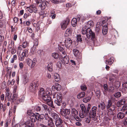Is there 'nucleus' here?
Wrapping results in <instances>:
<instances>
[{"mask_svg": "<svg viewBox=\"0 0 127 127\" xmlns=\"http://www.w3.org/2000/svg\"><path fill=\"white\" fill-rule=\"evenodd\" d=\"M89 116L91 118H94L96 115V113L90 111L89 113Z\"/></svg>", "mask_w": 127, "mask_h": 127, "instance_id": "37", "label": "nucleus"}, {"mask_svg": "<svg viewBox=\"0 0 127 127\" xmlns=\"http://www.w3.org/2000/svg\"><path fill=\"white\" fill-rule=\"evenodd\" d=\"M102 21H101V23H100V22H97L96 26V28L99 29V28H100L101 25L102 24Z\"/></svg>", "mask_w": 127, "mask_h": 127, "instance_id": "62", "label": "nucleus"}, {"mask_svg": "<svg viewBox=\"0 0 127 127\" xmlns=\"http://www.w3.org/2000/svg\"><path fill=\"white\" fill-rule=\"evenodd\" d=\"M125 116V114L124 113L122 112H120L117 115V117L118 118L122 119Z\"/></svg>", "mask_w": 127, "mask_h": 127, "instance_id": "31", "label": "nucleus"}, {"mask_svg": "<svg viewBox=\"0 0 127 127\" xmlns=\"http://www.w3.org/2000/svg\"><path fill=\"white\" fill-rule=\"evenodd\" d=\"M28 51L27 50H25L22 53V55H23L26 57L28 55Z\"/></svg>", "mask_w": 127, "mask_h": 127, "instance_id": "51", "label": "nucleus"}, {"mask_svg": "<svg viewBox=\"0 0 127 127\" xmlns=\"http://www.w3.org/2000/svg\"><path fill=\"white\" fill-rule=\"evenodd\" d=\"M32 115L30 117V119L32 122H34L37 120H38V118L37 117L36 113L35 114H32Z\"/></svg>", "mask_w": 127, "mask_h": 127, "instance_id": "16", "label": "nucleus"}, {"mask_svg": "<svg viewBox=\"0 0 127 127\" xmlns=\"http://www.w3.org/2000/svg\"><path fill=\"white\" fill-rule=\"evenodd\" d=\"M72 29L71 28H68L66 30L65 35L66 36H68L71 35L72 33Z\"/></svg>", "mask_w": 127, "mask_h": 127, "instance_id": "19", "label": "nucleus"}, {"mask_svg": "<svg viewBox=\"0 0 127 127\" xmlns=\"http://www.w3.org/2000/svg\"><path fill=\"white\" fill-rule=\"evenodd\" d=\"M62 95L61 93H58L57 95V99L60 100H62Z\"/></svg>", "mask_w": 127, "mask_h": 127, "instance_id": "41", "label": "nucleus"}, {"mask_svg": "<svg viewBox=\"0 0 127 127\" xmlns=\"http://www.w3.org/2000/svg\"><path fill=\"white\" fill-rule=\"evenodd\" d=\"M114 58L113 57L110 58L108 61H106L105 63L107 64L110 65L112 64L114 62Z\"/></svg>", "mask_w": 127, "mask_h": 127, "instance_id": "29", "label": "nucleus"}, {"mask_svg": "<svg viewBox=\"0 0 127 127\" xmlns=\"http://www.w3.org/2000/svg\"><path fill=\"white\" fill-rule=\"evenodd\" d=\"M71 113L73 116H75L77 115L78 114V111L74 108L72 109Z\"/></svg>", "mask_w": 127, "mask_h": 127, "instance_id": "39", "label": "nucleus"}, {"mask_svg": "<svg viewBox=\"0 0 127 127\" xmlns=\"http://www.w3.org/2000/svg\"><path fill=\"white\" fill-rule=\"evenodd\" d=\"M114 96L116 97H118L120 96L121 95V93L120 92H118L116 93L114 95Z\"/></svg>", "mask_w": 127, "mask_h": 127, "instance_id": "63", "label": "nucleus"}, {"mask_svg": "<svg viewBox=\"0 0 127 127\" xmlns=\"http://www.w3.org/2000/svg\"><path fill=\"white\" fill-rule=\"evenodd\" d=\"M94 25V23L92 21H89L88 22L85 26L87 29H90L91 27L93 26Z\"/></svg>", "mask_w": 127, "mask_h": 127, "instance_id": "24", "label": "nucleus"}, {"mask_svg": "<svg viewBox=\"0 0 127 127\" xmlns=\"http://www.w3.org/2000/svg\"><path fill=\"white\" fill-rule=\"evenodd\" d=\"M66 113L64 109L60 111V114L61 115L64 116H66Z\"/></svg>", "mask_w": 127, "mask_h": 127, "instance_id": "54", "label": "nucleus"}, {"mask_svg": "<svg viewBox=\"0 0 127 127\" xmlns=\"http://www.w3.org/2000/svg\"><path fill=\"white\" fill-rule=\"evenodd\" d=\"M34 109L37 111H39L41 110V108L40 107L36 106L34 107Z\"/></svg>", "mask_w": 127, "mask_h": 127, "instance_id": "60", "label": "nucleus"}, {"mask_svg": "<svg viewBox=\"0 0 127 127\" xmlns=\"http://www.w3.org/2000/svg\"><path fill=\"white\" fill-rule=\"evenodd\" d=\"M52 88H54L57 91H59L61 89V86L58 83H56L55 85H53L52 87Z\"/></svg>", "mask_w": 127, "mask_h": 127, "instance_id": "23", "label": "nucleus"}, {"mask_svg": "<svg viewBox=\"0 0 127 127\" xmlns=\"http://www.w3.org/2000/svg\"><path fill=\"white\" fill-rule=\"evenodd\" d=\"M51 116L53 118L55 119V121L59 119V115L58 114L56 113H53L51 114Z\"/></svg>", "mask_w": 127, "mask_h": 127, "instance_id": "27", "label": "nucleus"}, {"mask_svg": "<svg viewBox=\"0 0 127 127\" xmlns=\"http://www.w3.org/2000/svg\"><path fill=\"white\" fill-rule=\"evenodd\" d=\"M40 104L42 108H43L45 111H47L48 112H50L49 109L46 105L42 103H41Z\"/></svg>", "mask_w": 127, "mask_h": 127, "instance_id": "26", "label": "nucleus"}, {"mask_svg": "<svg viewBox=\"0 0 127 127\" xmlns=\"http://www.w3.org/2000/svg\"><path fill=\"white\" fill-rule=\"evenodd\" d=\"M36 47L33 46L31 49V53L32 54H34L36 53Z\"/></svg>", "mask_w": 127, "mask_h": 127, "instance_id": "35", "label": "nucleus"}, {"mask_svg": "<svg viewBox=\"0 0 127 127\" xmlns=\"http://www.w3.org/2000/svg\"><path fill=\"white\" fill-rule=\"evenodd\" d=\"M36 62V59L35 58H34L32 60L31 59L28 58L26 61L27 64L31 68H33L34 67Z\"/></svg>", "mask_w": 127, "mask_h": 127, "instance_id": "6", "label": "nucleus"}, {"mask_svg": "<svg viewBox=\"0 0 127 127\" xmlns=\"http://www.w3.org/2000/svg\"><path fill=\"white\" fill-rule=\"evenodd\" d=\"M63 121L61 118L55 121V124L57 127H62Z\"/></svg>", "mask_w": 127, "mask_h": 127, "instance_id": "13", "label": "nucleus"}, {"mask_svg": "<svg viewBox=\"0 0 127 127\" xmlns=\"http://www.w3.org/2000/svg\"><path fill=\"white\" fill-rule=\"evenodd\" d=\"M31 125V123L29 121H27L23 124L20 125V127H28Z\"/></svg>", "mask_w": 127, "mask_h": 127, "instance_id": "25", "label": "nucleus"}, {"mask_svg": "<svg viewBox=\"0 0 127 127\" xmlns=\"http://www.w3.org/2000/svg\"><path fill=\"white\" fill-rule=\"evenodd\" d=\"M103 88L104 90L103 91V94L105 95H106L107 91H108V89L107 84H105L104 85Z\"/></svg>", "mask_w": 127, "mask_h": 127, "instance_id": "28", "label": "nucleus"}, {"mask_svg": "<svg viewBox=\"0 0 127 127\" xmlns=\"http://www.w3.org/2000/svg\"><path fill=\"white\" fill-rule=\"evenodd\" d=\"M91 99V97L90 96H88L84 98L83 99V101L84 102L86 103L87 102L89 101Z\"/></svg>", "mask_w": 127, "mask_h": 127, "instance_id": "46", "label": "nucleus"}, {"mask_svg": "<svg viewBox=\"0 0 127 127\" xmlns=\"http://www.w3.org/2000/svg\"><path fill=\"white\" fill-rule=\"evenodd\" d=\"M38 54L40 56H43L44 54V52L42 50H40L37 51Z\"/></svg>", "mask_w": 127, "mask_h": 127, "instance_id": "52", "label": "nucleus"}, {"mask_svg": "<svg viewBox=\"0 0 127 127\" xmlns=\"http://www.w3.org/2000/svg\"><path fill=\"white\" fill-rule=\"evenodd\" d=\"M39 84L38 82L37 81H34L32 82L30 84L29 87L30 90L32 92L34 91L37 89Z\"/></svg>", "mask_w": 127, "mask_h": 127, "instance_id": "5", "label": "nucleus"}, {"mask_svg": "<svg viewBox=\"0 0 127 127\" xmlns=\"http://www.w3.org/2000/svg\"><path fill=\"white\" fill-rule=\"evenodd\" d=\"M9 51H11V53L12 54H13L15 53L16 52V50L15 49V48L14 47H13L12 49H11V50H9Z\"/></svg>", "mask_w": 127, "mask_h": 127, "instance_id": "64", "label": "nucleus"}, {"mask_svg": "<svg viewBox=\"0 0 127 127\" xmlns=\"http://www.w3.org/2000/svg\"><path fill=\"white\" fill-rule=\"evenodd\" d=\"M53 77L56 81L58 82L60 80L59 75L57 73H54L53 74Z\"/></svg>", "mask_w": 127, "mask_h": 127, "instance_id": "20", "label": "nucleus"}, {"mask_svg": "<svg viewBox=\"0 0 127 127\" xmlns=\"http://www.w3.org/2000/svg\"><path fill=\"white\" fill-rule=\"evenodd\" d=\"M23 46L21 45L19 46L18 47V50L17 51V53L19 56L20 54L21 51L22 49Z\"/></svg>", "mask_w": 127, "mask_h": 127, "instance_id": "43", "label": "nucleus"}, {"mask_svg": "<svg viewBox=\"0 0 127 127\" xmlns=\"http://www.w3.org/2000/svg\"><path fill=\"white\" fill-rule=\"evenodd\" d=\"M18 97V95L16 94H14L12 96L11 102H13L17 99Z\"/></svg>", "mask_w": 127, "mask_h": 127, "instance_id": "30", "label": "nucleus"}, {"mask_svg": "<svg viewBox=\"0 0 127 127\" xmlns=\"http://www.w3.org/2000/svg\"><path fill=\"white\" fill-rule=\"evenodd\" d=\"M63 64H68L69 59L68 57L62 58L61 60Z\"/></svg>", "mask_w": 127, "mask_h": 127, "instance_id": "21", "label": "nucleus"}, {"mask_svg": "<svg viewBox=\"0 0 127 127\" xmlns=\"http://www.w3.org/2000/svg\"><path fill=\"white\" fill-rule=\"evenodd\" d=\"M87 32V28L85 26L83 27L82 31V34H86Z\"/></svg>", "mask_w": 127, "mask_h": 127, "instance_id": "38", "label": "nucleus"}, {"mask_svg": "<svg viewBox=\"0 0 127 127\" xmlns=\"http://www.w3.org/2000/svg\"><path fill=\"white\" fill-rule=\"evenodd\" d=\"M100 90H98L96 91L95 92L96 95V96L99 97L100 96Z\"/></svg>", "mask_w": 127, "mask_h": 127, "instance_id": "61", "label": "nucleus"}, {"mask_svg": "<svg viewBox=\"0 0 127 127\" xmlns=\"http://www.w3.org/2000/svg\"><path fill=\"white\" fill-rule=\"evenodd\" d=\"M27 10L30 13H32L33 12L35 13H38V10L36 5L34 4H32L29 7H27Z\"/></svg>", "mask_w": 127, "mask_h": 127, "instance_id": "7", "label": "nucleus"}, {"mask_svg": "<svg viewBox=\"0 0 127 127\" xmlns=\"http://www.w3.org/2000/svg\"><path fill=\"white\" fill-rule=\"evenodd\" d=\"M25 57L23 55H22V54L21 56L19 57V60L21 61H23L24 60Z\"/></svg>", "mask_w": 127, "mask_h": 127, "instance_id": "59", "label": "nucleus"}, {"mask_svg": "<svg viewBox=\"0 0 127 127\" xmlns=\"http://www.w3.org/2000/svg\"><path fill=\"white\" fill-rule=\"evenodd\" d=\"M101 25L103 27L102 32L103 35H105L107 32L108 27L107 23L104 20L102 21Z\"/></svg>", "mask_w": 127, "mask_h": 127, "instance_id": "9", "label": "nucleus"}, {"mask_svg": "<svg viewBox=\"0 0 127 127\" xmlns=\"http://www.w3.org/2000/svg\"><path fill=\"white\" fill-rule=\"evenodd\" d=\"M80 17H78L76 18H73L71 21L72 26L73 27H75L76 26L77 22L80 20Z\"/></svg>", "mask_w": 127, "mask_h": 127, "instance_id": "12", "label": "nucleus"}, {"mask_svg": "<svg viewBox=\"0 0 127 127\" xmlns=\"http://www.w3.org/2000/svg\"><path fill=\"white\" fill-rule=\"evenodd\" d=\"M54 102L58 106H60L61 105V103H62V100L56 99L55 100Z\"/></svg>", "mask_w": 127, "mask_h": 127, "instance_id": "40", "label": "nucleus"}, {"mask_svg": "<svg viewBox=\"0 0 127 127\" xmlns=\"http://www.w3.org/2000/svg\"><path fill=\"white\" fill-rule=\"evenodd\" d=\"M38 94L40 96L42 97V99L44 100V97L47 98V96L49 97L47 95H46L45 93L44 89L43 88H41L39 91Z\"/></svg>", "mask_w": 127, "mask_h": 127, "instance_id": "11", "label": "nucleus"}, {"mask_svg": "<svg viewBox=\"0 0 127 127\" xmlns=\"http://www.w3.org/2000/svg\"><path fill=\"white\" fill-rule=\"evenodd\" d=\"M47 98L44 97V100L46 103L51 107L55 108V107L53 104V101L51 100V98L49 96V97L47 96Z\"/></svg>", "mask_w": 127, "mask_h": 127, "instance_id": "8", "label": "nucleus"}, {"mask_svg": "<svg viewBox=\"0 0 127 127\" xmlns=\"http://www.w3.org/2000/svg\"><path fill=\"white\" fill-rule=\"evenodd\" d=\"M12 96L10 93H6L5 101L7 99L8 101H11Z\"/></svg>", "mask_w": 127, "mask_h": 127, "instance_id": "22", "label": "nucleus"}, {"mask_svg": "<svg viewBox=\"0 0 127 127\" xmlns=\"http://www.w3.org/2000/svg\"><path fill=\"white\" fill-rule=\"evenodd\" d=\"M85 95V93L84 92L80 93L77 95V97L78 99H80L84 97Z\"/></svg>", "mask_w": 127, "mask_h": 127, "instance_id": "32", "label": "nucleus"}, {"mask_svg": "<svg viewBox=\"0 0 127 127\" xmlns=\"http://www.w3.org/2000/svg\"><path fill=\"white\" fill-rule=\"evenodd\" d=\"M77 41H82L81 35L80 34L77 35L76 36Z\"/></svg>", "mask_w": 127, "mask_h": 127, "instance_id": "50", "label": "nucleus"}, {"mask_svg": "<svg viewBox=\"0 0 127 127\" xmlns=\"http://www.w3.org/2000/svg\"><path fill=\"white\" fill-rule=\"evenodd\" d=\"M106 107L109 112H110V114L111 115H113V112L115 110V106L114 104L112 105L111 100H109L108 104L106 106Z\"/></svg>", "mask_w": 127, "mask_h": 127, "instance_id": "4", "label": "nucleus"}, {"mask_svg": "<svg viewBox=\"0 0 127 127\" xmlns=\"http://www.w3.org/2000/svg\"><path fill=\"white\" fill-rule=\"evenodd\" d=\"M52 56L54 59H57L59 57V55L57 53L54 52L52 54Z\"/></svg>", "mask_w": 127, "mask_h": 127, "instance_id": "36", "label": "nucleus"}, {"mask_svg": "<svg viewBox=\"0 0 127 127\" xmlns=\"http://www.w3.org/2000/svg\"><path fill=\"white\" fill-rule=\"evenodd\" d=\"M34 45L33 46L36 47L38 45V41L37 39H35L34 40L33 42Z\"/></svg>", "mask_w": 127, "mask_h": 127, "instance_id": "55", "label": "nucleus"}, {"mask_svg": "<svg viewBox=\"0 0 127 127\" xmlns=\"http://www.w3.org/2000/svg\"><path fill=\"white\" fill-rule=\"evenodd\" d=\"M28 44L29 43L28 42H24L23 43L22 46L23 48H25L28 46Z\"/></svg>", "mask_w": 127, "mask_h": 127, "instance_id": "53", "label": "nucleus"}, {"mask_svg": "<svg viewBox=\"0 0 127 127\" xmlns=\"http://www.w3.org/2000/svg\"><path fill=\"white\" fill-rule=\"evenodd\" d=\"M119 101L120 102L121 104L123 105L126 103L127 102V98H123L120 100Z\"/></svg>", "mask_w": 127, "mask_h": 127, "instance_id": "34", "label": "nucleus"}, {"mask_svg": "<svg viewBox=\"0 0 127 127\" xmlns=\"http://www.w3.org/2000/svg\"><path fill=\"white\" fill-rule=\"evenodd\" d=\"M60 54L61 56L62 57V58L66 57V52L64 50L61 52V53H60Z\"/></svg>", "mask_w": 127, "mask_h": 127, "instance_id": "44", "label": "nucleus"}, {"mask_svg": "<svg viewBox=\"0 0 127 127\" xmlns=\"http://www.w3.org/2000/svg\"><path fill=\"white\" fill-rule=\"evenodd\" d=\"M86 118L87 117L86 119V123H90L91 121L90 120V118H91V117H90L88 115L87 117H86Z\"/></svg>", "mask_w": 127, "mask_h": 127, "instance_id": "57", "label": "nucleus"}, {"mask_svg": "<svg viewBox=\"0 0 127 127\" xmlns=\"http://www.w3.org/2000/svg\"><path fill=\"white\" fill-rule=\"evenodd\" d=\"M41 4L39 5V7H40L42 10L44 9L46 6H48L49 4V3L46 1H43Z\"/></svg>", "mask_w": 127, "mask_h": 127, "instance_id": "14", "label": "nucleus"}, {"mask_svg": "<svg viewBox=\"0 0 127 127\" xmlns=\"http://www.w3.org/2000/svg\"><path fill=\"white\" fill-rule=\"evenodd\" d=\"M29 74L28 73L25 72L24 75L23 82L25 84L28 82L29 79Z\"/></svg>", "mask_w": 127, "mask_h": 127, "instance_id": "18", "label": "nucleus"}, {"mask_svg": "<svg viewBox=\"0 0 127 127\" xmlns=\"http://www.w3.org/2000/svg\"><path fill=\"white\" fill-rule=\"evenodd\" d=\"M73 51L75 56L76 57H78L79 54L78 50L76 49H74L73 50Z\"/></svg>", "mask_w": 127, "mask_h": 127, "instance_id": "42", "label": "nucleus"}, {"mask_svg": "<svg viewBox=\"0 0 127 127\" xmlns=\"http://www.w3.org/2000/svg\"><path fill=\"white\" fill-rule=\"evenodd\" d=\"M65 45L67 47H68L71 45L72 43V41L71 39L69 38H67L65 40Z\"/></svg>", "mask_w": 127, "mask_h": 127, "instance_id": "15", "label": "nucleus"}, {"mask_svg": "<svg viewBox=\"0 0 127 127\" xmlns=\"http://www.w3.org/2000/svg\"><path fill=\"white\" fill-rule=\"evenodd\" d=\"M36 115L37 117L38 118V120L39 121L41 119H43L44 118H45V117H47V116H48V114H46L45 115L43 114H41L40 115L38 113H36Z\"/></svg>", "mask_w": 127, "mask_h": 127, "instance_id": "17", "label": "nucleus"}, {"mask_svg": "<svg viewBox=\"0 0 127 127\" xmlns=\"http://www.w3.org/2000/svg\"><path fill=\"white\" fill-rule=\"evenodd\" d=\"M14 44L13 43H12V42L10 44H9L8 46V49L9 50H10L11 49H12L13 47H14Z\"/></svg>", "mask_w": 127, "mask_h": 127, "instance_id": "45", "label": "nucleus"}, {"mask_svg": "<svg viewBox=\"0 0 127 127\" xmlns=\"http://www.w3.org/2000/svg\"><path fill=\"white\" fill-rule=\"evenodd\" d=\"M114 90V87L112 85L109 87L108 91L110 92H112Z\"/></svg>", "mask_w": 127, "mask_h": 127, "instance_id": "58", "label": "nucleus"}, {"mask_svg": "<svg viewBox=\"0 0 127 127\" xmlns=\"http://www.w3.org/2000/svg\"><path fill=\"white\" fill-rule=\"evenodd\" d=\"M47 69L50 71H51L52 70V67L51 64L48 65L47 66Z\"/></svg>", "mask_w": 127, "mask_h": 127, "instance_id": "56", "label": "nucleus"}, {"mask_svg": "<svg viewBox=\"0 0 127 127\" xmlns=\"http://www.w3.org/2000/svg\"><path fill=\"white\" fill-rule=\"evenodd\" d=\"M47 116L45 118L46 121H43V124H39V126L41 127H53L54 124L53 122L52 119Z\"/></svg>", "mask_w": 127, "mask_h": 127, "instance_id": "1", "label": "nucleus"}, {"mask_svg": "<svg viewBox=\"0 0 127 127\" xmlns=\"http://www.w3.org/2000/svg\"><path fill=\"white\" fill-rule=\"evenodd\" d=\"M80 107L81 110L79 114V116L81 118H84L87 117L88 115V111H86V109L84 105L81 104L80 105Z\"/></svg>", "mask_w": 127, "mask_h": 127, "instance_id": "2", "label": "nucleus"}, {"mask_svg": "<svg viewBox=\"0 0 127 127\" xmlns=\"http://www.w3.org/2000/svg\"><path fill=\"white\" fill-rule=\"evenodd\" d=\"M70 22V20L68 19H67L65 21H63L61 22V28L62 29L64 30L65 29Z\"/></svg>", "mask_w": 127, "mask_h": 127, "instance_id": "10", "label": "nucleus"}, {"mask_svg": "<svg viewBox=\"0 0 127 127\" xmlns=\"http://www.w3.org/2000/svg\"><path fill=\"white\" fill-rule=\"evenodd\" d=\"M115 80V76H110L109 78V81H110V82L112 84L114 80Z\"/></svg>", "mask_w": 127, "mask_h": 127, "instance_id": "47", "label": "nucleus"}, {"mask_svg": "<svg viewBox=\"0 0 127 127\" xmlns=\"http://www.w3.org/2000/svg\"><path fill=\"white\" fill-rule=\"evenodd\" d=\"M100 108L101 109L103 110L105 108V105L103 102H102L100 103Z\"/></svg>", "mask_w": 127, "mask_h": 127, "instance_id": "48", "label": "nucleus"}, {"mask_svg": "<svg viewBox=\"0 0 127 127\" xmlns=\"http://www.w3.org/2000/svg\"><path fill=\"white\" fill-rule=\"evenodd\" d=\"M86 35L88 38V39L87 38L85 39L86 40H87V42L89 41L90 39L93 40L95 38L94 33L90 29H87V32Z\"/></svg>", "mask_w": 127, "mask_h": 127, "instance_id": "3", "label": "nucleus"}, {"mask_svg": "<svg viewBox=\"0 0 127 127\" xmlns=\"http://www.w3.org/2000/svg\"><path fill=\"white\" fill-rule=\"evenodd\" d=\"M46 95H47L49 96L51 94V91L50 89L49 88H47L46 90L45 93Z\"/></svg>", "mask_w": 127, "mask_h": 127, "instance_id": "33", "label": "nucleus"}, {"mask_svg": "<svg viewBox=\"0 0 127 127\" xmlns=\"http://www.w3.org/2000/svg\"><path fill=\"white\" fill-rule=\"evenodd\" d=\"M121 110L122 111H124L126 110L127 111V103L125 104L123 106L122 109H121Z\"/></svg>", "mask_w": 127, "mask_h": 127, "instance_id": "49", "label": "nucleus"}]
</instances>
